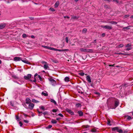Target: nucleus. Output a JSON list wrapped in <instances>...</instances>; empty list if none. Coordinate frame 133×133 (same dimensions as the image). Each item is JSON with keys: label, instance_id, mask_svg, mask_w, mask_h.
<instances>
[{"label": "nucleus", "instance_id": "obj_1", "mask_svg": "<svg viewBox=\"0 0 133 133\" xmlns=\"http://www.w3.org/2000/svg\"><path fill=\"white\" fill-rule=\"evenodd\" d=\"M80 51L82 52L92 53L93 52V50L91 49H87L81 48L80 49Z\"/></svg>", "mask_w": 133, "mask_h": 133}, {"label": "nucleus", "instance_id": "obj_2", "mask_svg": "<svg viewBox=\"0 0 133 133\" xmlns=\"http://www.w3.org/2000/svg\"><path fill=\"white\" fill-rule=\"evenodd\" d=\"M114 101L115 102L114 106V107L111 106V108L112 109H115L118 106L119 104V102L118 100L114 99Z\"/></svg>", "mask_w": 133, "mask_h": 133}, {"label": "nucleus", "instance_id": "obj_3", "mask_svg": "<svg viewBox=\"0 0 133 133\" xmlns=\"http://www.w3.org/2000/svg\"><path fill=\"white\" fill-rule=\"evenodd\" d=\"M49 79L50 82V84L53 86H55L56 84V81L52 78H50Z\"/></svg>", "mask_w": 133, "mask_h": 133}, {"label": "nucleus", "instance_id": "obj_4", "mask_svg": "<svg viewBox=\"0 0 133 133\" xmlns=\"http://www.w3.org/2000/svg\"><path fill=\"white\" fill-rule=\"evenodd\" d=\"M102 27L103 28H105V29H107L109 30H111L112 29V26L107 25L103 26H102Z\"/></svg>", "mask_w": 133, "mask_h": 133}, {"label": "nucleus", "instance_id": "obj_5", "mask_svg": "<svg viewBox=\"0 0 133 133\" xmlns=\"http://www.w3.org/2000/svg\"><path fill=\"white\" fill-rule=\"evenodd\" d=\"M31 76L32 75L31 74H28L27 76H24V78L26 80H28L31 78Z\"/></svg>", "mask_w": 133, "mask_h": 133}, {"label": "nucleus", "instance_id": "obj_6", "mask_svg": "<svg viewBox=\"0 0 133 133\" xmlns=\"http://www.w3.org/2000/svg\"><path fill=\"white\" fill-rule=\"evenodd\" d=\"M34 104L31 103L29 104L28 106V108L32 110L34 108Z\"/></svg>", "mask_w": 133, "mask_h": 133}, {"label": "nucleus", "instance_id": "obj_7", "mask_svg": "<svg viewBox=\"0 0 133 133\" xmlns=\"http://www.w3.org/2000/svg\"><path fill=\"white\" fill-rule=\"evenodd\" d=\"M31 99L29 98H27L25 100V102L27 104H29L31 103Z\"/></svg>", "mask_w": 133, "mask_h": 133}, {"label": "nucleus", "instance_id": "obj_8", "mask_svg": "<svg viewBox=\"0 0 133 133\" xmlns=\"http://www.w3.org/2000/svg\"><path fill=\"white\" fill-rule=\"evenodd\" d=\"M14 60L15 61H19L21 60V58L19 57H15L14 58Z\"/></svg>", "mask_w": 133, "mask_h": 133}, {"label": "nucleus", "instance_id": "obj_9", "mask_svg": "<svg viewBox=\"0 0 133 133\" xmlns=\"http://www.w3.org/2000/svg\"><path fill=\"white\" fill-rule=\"evenodd\" d=\"M6 25V24L5 23H2L0 24V29L4 28Z\"/></svg>", "mask_w": 133, "mask_h": 133}, {"label": "nucleus", "instance_id": "obj_10", "mask_svg": "<svg viewBox=\"0 0 133 133\" xmlns=\"http://www.w3.org/2000/svg\"><path fill=\"white\" fill-rule=\"evenodd\" d=\"M86 78L88 82H89V83L91 82L90 77L88 75L86 77Z\"/></svg>", "mask_w": 133, "mask_h": 133}, {"label": "nucleus", "instance_id": "obj_11", "mask_svg": "<svg viewBox=\"0 0 133 133\" xmlns=\"http://www.w3.org/2000/svg\"><path fill=\"white\" fill-rule=\"evenodd\" d=\"M43 67L45 69H47L49 68V64L46 63L44 65Z\"/></svg>", "mask_w": 133, "mask_h": 133}, {"label": "nucleus", "instance_id": "obj_12", "mask_svg": "<svg viewBox=\"0 0 133 133\" xmlns=\"http://www.w3.org/2000/svg\"><path fill=\"white\" fill-rule=\"evenodd\" d=\"M66 111L71 115H73L74 114V112L70 110L69 109H66Z\"/></svg>", "mask_w": 133, "mask_h": 133}, {"label": "nucleus", "instance_id": "obj_13", "mask_svg": "<svg viewBox=\"0 0 133 133\" xmlns=\"http://www.w3.org/2000/svg\"><path fill=\"white\" fill-rule=\"evenodd\" d=\"M119 129H120L118 127H116L113 128L112 129V130L114 131H117L118 132Z\"/></svg>", "mask_w": 133, "mask_h": 133}, {"label": "nucleus", "instance_id": "obj_14", "mask_svg": "<svg viewBox=\"0 0 133 133\" xmlns=\"http://www.w3.org/2000/svg\"><path fill=\"white\" fill-rule=\"evenodd\" d=\"M65 81L66 82H68L69 81V78L68 77H66L64 79Z\"/></svg>", "mask_w": 133, "mask_h": 133}, {"label": "nucleus", "instance_id": "obj_15", "mask_svg": "<svg viewBox=\"0 0 133 133\" xmlns=\"http://www.w3.org/2000/svg\"><path fill=\"white\" fill-rule=\"evenodd\" d=\"M59 1H57L54 5L55 7L57 8L59 5Z\"/></svg>", "mask_w": 133, "mask_h": 133}, {"label": "nucleus", "instance_id": "obj_16", "mask_svg": "<svg viewBox=\"0 0 133 133\" xmlns=\"http://www.w3.org/2000/svg\"><path fill=\"white\" fill-rule=\"evenodd\" d=\"M32 102L36 103H38L39 102V101L36 100L34 99H32Z\"/></svg>", "mask_w": 133, "mask_h": 133}, {"label": "nucleus", "instance_id": "obj_17", "mask_svg": "<svg viewBox=\"0 0 133 133\" xmlns=\"http://www.w3.org/2000/svg\"><path fill=\"white\" fill-rule=\"evenodd\" d=\"M50 100L51 102L54 103L55 105H56L57 104L56 102L54 100L51 99Z\"/></svg>", "mask_w": 133, "mask_h": 133}, {"label": "nucleus", "instance_id": "obj_18", "mask_svg": "<svg viewBox=\"0 0 133 133\" xmlns=\"http://www.w3.org/2000/svg\"><path fill=\"white\" fill-rule=\"evenodd\" d=\"M42 94L45 96H46L48 95V94L46 92H43L42 93Z\"/></svg>", "mask_w": 133, "mask_h": 133}, {"label": "nucleus", "instance_id": "obj_19", "mask_svg": "<svg viewBox=\"0 0 133 133\" xmlns=\"http://www.w3.org/2000/svg\"><path fill=\"white\" fill-rule=\"evenodd\" d=\"M82 90V89L81 88H80V89H78V92L80 93H81L82 94L83 93L82 91L81 90Z\"/></svg>", "mask_w": 133, "mask_h": 133}, {"label": "nucleus", "instance_id": "obj_20", "mask_svg": "<svg viewBox=\"0 0 133 133\" xmlns=\"http://www.w3.org/2000/svg\"><path fill=\"white\" fill-rule=\"evenodd\" d=\"M21 61L22 62H24L25 63H26V64H30L29 62L25 60H22Z\"/></svg>", "mask_w": 133, "mask_h": 133}, {"label": "nucleus", "instance_id": "obj_21", "mask_svg": "<svg viewBox=\"0 0 133 133\" xmlns=\"http://www.w3.org/2000/svg\"><path fill=\"white\" fill-rule=\"evenodd\" d=\"M78 17L74 16H72L71 19H77Z\"/></svg>", "mask_w": 133, "mask_h": 133}, {"label": "nucleus", "instance_id": "obj_22", "mask_svg": "<svg viewBox=\"0 0 133 133\" xmlns=\"http://www.w3.org/2000/svg\"><path fill=\"white\" fill-rule=\"evenodd\" d=\"M51 122L53 124H55L57 123V121L55 119H52L51 121Z\"/></svg>", "mask_w": 133, "mask_h": 133}, {"label": "nucleus", "instance_id": "obj_23", "mask_svg": "<svg viewBox=\"0 0 133 133\" xmlns=\"http://www.w3.org/2000/svg\"><path fill=\"white\" fill-rule=\"evenodd\" d=\"M78 113L80 116H82L83 115V113L81 111H79L78 112Z\"/></svg>", "mask_w": 133, "mask_h": 133}, {"label": "nucleus", "instance_id": "obj_24", "mask_svg": "<svg viewBox=\"0 0 133 133\" xmlns=\"http://www.w3.org/2000/svg\"><path fill=\"white\" fill-rule=\"evenodd\" d=\"M109 23L112 24H117V22L114 21H111Z\"/></svg>", "mask_w": 133, "mask_h": 133}, {"label": "nucleus", "instance_id": "obj_25", "mask_svg": "<svg viewBox=\"0 0 133 133\" xmlns=\"http://www.w3.org/2000/svg\"><path fill=\"white\" fill-rule=\"evenodd\" d=\"M42 46L44 48L47 49H48L49 50H50V47H49V46H45V45H43Z\"/></svg>", "mask_w": 133, "mask_h": 133}, {"label": "nucleus", "instance_id": "obj_26", "mask_svg": "<svg viewBox=\"0 0 133 133\" xmlns=\"http://www.w3.org/2000/svg\"><path fill=\"white\" fill-rule=\"evenodd\" d=\"M22 36L23 38H25L28 37V35L25 34H23L22 35Z\"/></svg>", "mask_w": 133, "mask_h": 133}, {"label": "nucleus", "instance_id": "obj_27", "mask_svg": "<svg viewBox=\"0 0 133 133\" xmlns=\"http://www.w3.org/2000/svg\"><path fill=\"white\" fill-rule=\"evenodd\" d=\"M56 51L61 52V51H64V50L63 49L61 50V49H56Z\"/></svg>", "mask_w": 133, "mask_h": 133}, {"label": "nucleus", "instance_id": "obj_28", "mask_svg": "<svg viewBox=\"0 0 133 133\" xmlns=\"http://www.w3.org/2000/svg\"><path fill=\"white\" fill-rule=\"evenodd\" d=\"M76 106L77 107H81V105L79 103H78L76 104Z\"/></svg>", "mask_w": 133, "mask_h": 133}, {"label": "nucleus", "instance_id": "obj_29", "mask_svg": "<svg viewBox=\"0 0 133 133\" xmlns=\"http://www.w3.org/2000/svg\"><path fill=\"white\" fill-rule=\"evenodd\" d=\"M123 44H121L118 45V48H119L121 47H123Z\"/></svg>", "mask_w": 133, "mask_h": 133}, {"label": "nucleus", "instance_id": "obj_30", "mask_svg": "<svg viewBox=\"0 0 133 133\" xmlns=\"http://www.w3.org/2000/svg\"><path fill=\"white\" fill-rule=\"evenodd\" d=\"M42 113L44 115H48V112L47 111H45V112Z\"/></svg>", "mask_w": 133, "mask_h": 133}, {"label": "nucleus", "instance_id": "obj_31", "mask_svg": "<svg viewBox=\"0 0 133 133\" xmlns=\"http://www.w3.org/2000/svg\"><path fill=\"white\" fill-rule=\"evenodd\" d=\"M23 121L26 123H28L29 122V121L27 120H24Z\"/></svg>", "mask_w": 133, "mask_h": 133}, {"label": "nucleus", "instance_id": "obj_32", "mask_svg": "<svg viewBox=\"0 0 133 133\" xmlns=\"http://www.w3.org/2000/svg\"><path fill=\"white\" fill-rule=\"evenodd\" d=\"M39 108H40V109H42V110H44V109H45L44 107L43 106H41L40 107H39Z\"/></svg>", "mask_w": 133, "mask_h": 133}, {"label": "nucleus", "instance_id": "obj_33", "mask_svg": "<svg viewBox=\"0 0 133 133\" xmlns=\"http://www.w3.org/2000/svg\"><path fill=\"white\" fill-rule=\"evenodd\" d=\"M79 75L81 76H83L84 75V73L83 72H81L79 73Z\"/></svg>", "mask_w": 133, "mask_h": 133}, {"label": "nucleus", "instance_id": "obj_34", "mask_svg": "<svg viewBox=\"0 0 133 133\" xmlns=\"http://www.w3.org/2000/svg\"><path fill=\"white\" fill-rule=\"evenodd\" d=\"M50 50H52L56 51V49L50 47Z\"/></svg>", "mask_w": 133, "mask_h": 133}, {"label": "nucleus", "instance_id": "obj_35", "mask_svg": "<svg viewBox=\"0 0 133 133\" xmlns=\"http://www.w3.org/2000/svg\"><path fill=\"white\" fill-rule=\"evenodd\" d=\"M122 85L123 86L126 87L127 86L128 84L127 83H125L122 84Z\"/></svg>", "mask_w": 133, "mask_h": 133}, {"label": "nucleus", "instance_id": "obj_36", "mask_svg": "<svg viewBox=\"0 0 133 133\" xmlns=\"http://www.w3.org/2000/svg\"><path fill=\"white\" fill-rule=\"evenodd\" d=\"M87 29H86L85 28H84L82 32L83 33H85L86 32V31H87Z\"/></svg>", "mask_w": 133, "mask_h": 133}, {"label": "nucleus", "instance_id": "obj_37", "mask_svg": "<svg viewBox=\"0 0 133 133\" xmlns=\"http://www.w3.org/2000/svg\"><path fill=\"white\" fill-rule=\"evenodd\" d=\"M49 10L52 11H55V10L53 8H50Z\"/></svg>", "mask_w": 133, "mask_h": 133}, {"label": "nucleus", "instance_id": "obj_38", "mask_svg": "<svg viewBox=\"0 0 133 133\" xmlns=\"http://www.w3.org/2000/svg\"><path fill=\"white\" fill-rule=\"evenodd\" d=\"M92 132H96V130L95 129H92L91 130Z\"/></svg>", "mask_w": 133, "mask_h": 133}, {"label": "nucleus", "instance_id": "obj_39", "mask_svg": "<svg viewBox=\"0 0 133 133\" xmlns=\"http://www.w3.org/2000/svg\"><path fill=\"white\" fill-rule=\"evenodd\" d=\"M38 78L39 79L40 81H42V78H41V76L39 75H38Z\"/></svg>", "mask_w": 133, "mask_h": 133}, {"label": "nucleus", "instance_id": "obj_40", "mask_svg": "<svg viewBox=\"0 0 133 133\" xmlns=\"http://www.w3.org/2000/svg\"><path fill=\"white\" fill-rule=\"evenodd\" d=\"M38 78L39 79L40 81H42V78H41V76L39 75H38Z\"/></svg>", "mask_w": 133, "mask_h": 133}, {"label": "nucleus", "instance_id": "obj_41", "mask_svg": "<svg viewBox=\"0 0 133 133\" xmlns=\"http://www.w3.org/2000/svg\"><path fill=\"white\" fill-rule=\"evenodd\" d=\"M38 78L39 79L40 81H42V78H41V76L39 75H38Z\"/></svg>", "mask_w": 133, "mask_h": 133}, {"label": "nucleus", "instance_id": "obj_42", "mask_svg": "<svg viewBox=\"0 0 133 133\" xmlns=\"http://www.w3.org/2000/svg\"><path fill=\"white\" fill-rule=\"evenodd\" d=\"M52 127V126L51 125H49L47 127V128L48 129H50Z\"/></svg>", "mask_w": 133, "mask_h": 133}, {"label": "nucleus", "instance_id": "obj_43", "mask_svg": "<svg viewBox=\"0 0 133 133\" xmlns=\"http://www.w3.org/2000/svg\"><path fill=\"white\" fill-rule=\"evenodd\" d=\"M65 40H66V42L67 43H68V42L69 40H68V38L67 37H66Z\"/></svg>", "mask_w": 133, "mask_h": 133}, {"label": "nucleus", "instance_id": "obj_44", "mask_svg": "<svg viewBox=\"0 0 133 133\" xmlns=\"http://www.w3.org/2000/svg\"><path fill=\"white\" fill-rule=\"evenodd\" d=\"M57 111V109H54L52 110V111L53 112H56Z\"/></svg>", "mask_w": 133, "mask_h": 133}, {"label": "nucleus", "instance_id": "obj_45", "mask_svg": "<svg viewBox=\"0 0 133 133\" xmlns=\"http://www.w3.org/2000/svg\"><path fill=\"white\" fill-rule=\"evenodd\" d=\"M123 132L122 130L121 129H120L119 130V133H122Z\"/></svg>", "mask_w": 133, "mask_h": 133}, {"label": "nucleus", "instance_id": "obj_46", "mask_svg": "<svg viewBox=\"0 0 133 133\" xmlns=\"http://www.w3.org/2000/svg\"><path fill=\"white\" fill-rule=\"evenodd\" d=\"M131 46V44H127L126 46V47H127Z\"/></svg>", "mask_w": 133, "mask_h": 133}, {"label": "nucleus", "instance_id": "obj_47", "mask_svg": "<svg viewBox=\"0 0 133 133\" xmlns=\"http://www.w3.org/2000/svg\"><path fill=\"white\" fill-rule=\"evenodd\" d=\"M58 115L59 116H61L62 117H63V115L62 114H61V113H59V114H58Z\"/></svg>", "mask_w": 133, "mask_h": 133}, {"label": "nucleus", "instance_id": "obj_48", "mask_svg": "<svg viewBox=\"0 0 133 133\" xmlns=\"http://www.w3.org/2000/svg\"><path fill=\"white\" fill-rule=\"evenodd\" d=\"M107 124H108V125H111V124H110V121H108Z\"/></svg>", "mask_w": 133, "mask_h": 133}, {"label": "nucleus", "instance_id": "obj_49", "mask_svg": "<svg viewBox=\"0 0 133 133\" xmlns=\"http://www.w3.org/2000/svg\"><path fill=\"white\" fill-rule=\"evenodd\" d=\"M16 119L17 121H19V118L18 116H16Z\"/></svg>", "mask_w": 133, "mask_h": 133}, {"label": "nucleus", "instance_id": "obj_50", "mask_svg": "<svg viewBox=\"0 0 133 133\" xmlns=\"http://www.w3.org/2000/svg\"><path fill=\"white\" fill-rule=\"evenodd\" d=\"M131 119V117L130 116H128V118H127V119L130 120Z\"/></svg>", "mask_w": 133, "mask_h": 133}, {"label": "nucleus", "instance_id": "obj_51", "mask_svg": "<svg viewBox=\"0 0 133 133\" xmlns=\"http://www.w3.org/2000/svg\"><path fill=\"white\" fill-rule=\"evenodd\" d=\"M19 123L20 125V126L21 127H22L23 124H22V123L21 122H19Z\"/></svg>", "mask_w": 133, "mask_h": 133}, {"label": "nucleus", "instance_id": "obj_52", "mask_svg": "<svg viewBox=\"0 0 133 133\" xmlns=\"http://www.w3.org/2000/svg\"><path fill=\"white\" fill-rule=\"evenodd\" d=\"M42 64H46L47 63L45 61H42Z\"/></svg>", "mask_w": 133, "mask_h": 133}, {"label": "nucleus", "instance_id": "obj_53", "mask_svg": "<svg viewBox=\"0 0 133 133\" xmlns=\"http://www.w3.org/2000/svg\"><path fill=\"white\" fill-rule=\"evenodd\" d=\"M113 1L117 3H118V1L117 0H113Z\"/></svg>", "mask_w": 133, "mask_h": 133}, {"label": "nucleus", "instance_id": "obj_54", "mask_svg": "<svg viewBox=\"0 0 133 133\" xmlns=\"http://www.w3.org/2000/svg\"><path fill=\"white\" fill-rule=\"evenodd\" d=\"M115 64H114L113 65H109V66H114Z\"/></svg>", "mask_w": 133, "mask_h": 133}, {"label": "nucleus", "instance_id": "obj_55", "mask_svg": "<svg viewBox=\"0 0 133 133\" xmlns=\"http://www.w3.org/2000/svg\"><path fill=\"white\" fill-rule=\"evenodd\" d=\"M131 49V48H127L126 50H130V49Z\"/></svg>", "mask_w": 133, "mask_h": 133}, {"label": "nucleus", "instance_id": "obj_56", "mask_svg": "<svg viewBox=\"0 0 133 133\" xmlns=\"http://www.w3.org/2000/svg\"><path fill=\"white\" fill-rule=\"evenodd\" d=\"M129 15H125V16H124V17L125 18H127V17H129Z\"/></svg>", "mask_w": 133, "mask_h": 133}, {"label": "nucleus", "instance_id": "obj_57", "mask_svg": "<svg viewBox=\"0 0 133 133\" xmlns=\"http://www.w3.org/2000/svg\"><path fill=\"white\" fill-rule=\"evenodd\" d=\"M105 34L104 33H103L102 34V36L103 37H104L105 35Z\"/></svg>", "mask_w": 133, "mask_h": 133}, {"label": "nucleus", "instance_id": "obj_58", "mask_svg": "<svg viewBox=\"0 0 133 133\" xmlns=\"http://www.w3.org/2000/svg\"><path fill=\"white\" fill-rule=\"evenodd\" d=\"M31 37L32 38H35V37L33 35H32L31 36Z\"/></svg>", "mask_w": 133, "mask_h": 133}, {"label": "nucleus", "instance_id": "obj_59", "mask_svg": "<svg viewBox=\"0 0 133 133\" xmlns=\"http://www.w3.org/2000/svg\"><path fill=\"white\" fill-rule=\"evenodd\" d=\"M64 17L65 18H70V17H69L68 16H64Z\"/></svg>", "mask_w": 133, "mask_h": 133}, {"label": "nucleus", "instance_id": "obj_60", "mask_svg": "<svg viewBox=\"0 0 133 133\" xmlns=\"http://www.w3.org/2000/svg\"><path fill=\"white\" fill-rule=\"evenodd\" d=\"M96 39H95L94 42H92V43H96Z\"/></svg>", "mask_w": 133, "mask_h": 133}, {"label": "nucleus", "instance_id": "obj_61", "mask_svg": "<svg viewBox=\"0 0 133 133\" xmlns=\"http://www.w3.org/2000/svg\"><path fill=\"white\" fill-rule=\"evenodd\" d=\"M37 111H38V113L39 114H40V113H42V112H41L39 111L38 109H37Z\"/></svg>", "mask_w": 133, "mask_h": 133}, {"label": "nucleus", "instance_id": "obj_62", "mask_svg": "<svg viewBox=\"0 0 133 133\" xmlns=\"http://www.w3.org/2000/svg\"><path fill=\"white\" fill-rule=\"evenodd\" d=\"M89 127V126H88V125H86V126H85V127L86 128H88Z\"/></svg>", "mask_w": 133, "mask_h": 133}, {"label": "nucleus", "instance_id": "obj_63", "mask_svg": "<svg viewBox=\"0 0 133 133\" xmlns=\"http://www.w3.org/2000/svg\"><path fill=\"white\" fill-rule=\"evenodd\" d=\"M128 27H127L124 28L123 29H128Z\"/></svg>", "mask_w": 133, "mask_h": 133}, {"label": "nucleus", "instance_id": "obj_64", "mask_svg": "<svg viewBox=\"0 0 133 133\" xmlns=\"http://www.w3.org/2000/svg\"><path fill=\"white\" fill-rule=\"evenodd\" d=\"M60 118H56V120H60Z\"/></svg>", "mask_w": 133, "mask_h": 133}]
</instances>
